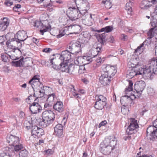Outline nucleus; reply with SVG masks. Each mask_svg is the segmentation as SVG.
<instances>
[{"label": "nucleus", "instance_id": "0eeeda50", "mask_svg": "<svg viewBox=\"0 0 157 157\" xmlns=\"http://www.w3.org/2000/svg\"><path fill=\"white\" fill-rule=\"evenodd\" d=\"M52 67L55 69H60L62 72H65L71 74L73 71L74 69L73 65H68L66 63H61L59 66L54 65Z\"/></svg>", "mask_w": 157, "mask_h": 157}, {"label": "nucleus", "instance_id": "2f4dec72", "mask_svg": "<svg viewBox=\"0 0 157 157\" xmlns=\"http://www.w3.org/2000/svg\"><path fill=\"white\" fill-rule=\"evenodd\" d=\"M113 29V27L111 26H108L105 27L103 28L100 30H97V31L98 32H101L105 31L106 33H109Z\"/></svg>", "mask_w": 157, "mask_h": 157}, {"label": "nucleus", "instance_id": "4be33fe9", "mask_svg": "<svg viewBox=\"0 0 157 157\" xmlns=\"http://www.w3.org/2000/svg\"><path fill=\"white\" fill-rule=\"evenodd\" d=\"M54 109L60 113H62L64 111V107L63 103L60 101H57L53 105Z\"/></svg>", "mask_w": 157, "mask_h": 157}, {"label": "nucleus", "instance_id": "aec40b11", "mask_svg": "<svg viewBox=\"0 0 157 157\" xmlns=\"http://www.w3.org/2000/svg\"><path fill=\"white\" fill-rule=\"evenodd\" d=\"M91 36L89 33L87 31H85L83 32V37L81 39H79V40L84 44L88 43L91 38Z\"/></svg>", "mask_w": 157, "mask_h": 157}, {"label": "nucleus", "instance_id": "774afa93", "mask_svg": "<svg viewBox=\"0 0 157 157\" xmlns=\"http://www.w3.org/2000/svg\"><path fill=\"white\" fill-rule=\"evenodd\" d=\"M157 139V130L155 132V134L154 136L153 137V138L152 139V140L153 141Z\"/></svg>", "mask_w": 157, "mask_h": 157}, {"label": "nucleus", "instance_id": "6e6552de", "mask_svg": "<svg viewBox=\"0 0 157 157\" xmlns=\"http://www.w3.org/2000/svg\"><path fill=\"white\" fill-rule=\"evenodd\" d=\"M130 122V124L126 131V133L127 134H132L136 132V129L137 128V121L134 118H130L129 119Z\"/></svg>", "mask_w": 157, "mask_h": 157}, {"label": "nucleus", "instance_id": "680f3d73", "mask_svg": "<svg viewBox=\"0 0 157 157\" xmlns=\"http://www.w3.org/2000/svg\"><path fill=\"white\" fill-rule=\"evenodd\" d=\"M21 7V5L20 4H17L15 6H14L13 8V10L14 11H17L18 9H19Z\"/></svg>", "mask_w": 157, "mask_h": 157}, {"label": "nucleus", "instance_id": "393cba45", "mask_svg": "<svg viewBox=\"0 0 157 157\" xmlns=\"http://www.w3.org/2000/svg\"><path fill=\"white\" fill-rule=\"evenodd\" d=\"M40 20L42 21L43 22L42 23L41 21H36L34 22L33 25L34 27H36L37 28H39L41 29V27L44 25V24L46 23H48V21H46V20H44L42 19V17H40Z\"/></svg>", "mask_w": 157, "mask_h": 157}, {"label": "nucleus", "instance_id": "c03bdc74", "mask_svg": "<svg viewBox=\"0 0 157 157\" xmlns=\"http://www.w3.org/2000/svg\"><path fill=\"white\" fill-rule=\"evenodd\" d=\"M28 152L25 149H23L21 150L19 153V157H27L28 155Z\"/></svg>", "mask_w": 157, "mask_h": 157}, {"label": "nucleus", "instance_id": "13d9d810", "mask_svg": "<svg viewBox=\"0 0 157 157\" xmlns=\"http://www.w3.org/2000/svg\"><path fill=\"white\" fill-rule=\"evenodd\" d=\"M107 40L108 42L111 43H113L114 41V38L113 36H111L107 38Z\"/></svg>", "mask_w": 157, "mask_h": 157}, {"label": "nucleus", "instance_id": "f03ea898", "mask_svg": "<svg viewBox=\"0 0 157 157\" xmlns=\"http://www.w3.org/2000/svg\"><path fill=\"white\" fill-rule=\"evenodd\" d=\"M133 83L131 81H129V85L125 90V95L122 96L121 98V102L123 105L128 106V105L131 103L133 98H136L135 95L132 93H130L132 90Z\"/></svg>", "mask_w": 157, "mask_h": 157}, {"label": "nucleus", "instance_id": "a211bd4d", "mask_svg": "<svg viewBox=\"0 0 157 157\" xmlns=\"http://www.w3.org/2000/svg\"><path fill=\"white\" fill-rule=\"evenodd\" d=\"M10 21L7 18H4L2 20L0 21V31H3L6 30L9 26Z\"/></svg>", "mask_w": 157, "mask_h": 157}, {"label": "nucleus", "instance_id": "473e14b6", "mask_svg": "<svg viewBox=\"0 0 157 157\" xmlns=\"http://www.w3.org/2000/svg\"><path fill=\"white\" fill-rule=\"evenodd\" d=\"M36 80V81H37V84H40L39 85V86H40V88L42 89V88H44V86L42 84L41 82H40V76L39 75H35L34 76L33 78L31 79L29 82V83H31V82H32V81L33 80Z\"/></svg>", "mask_w": 157, "mask_h": 157}, {"label": "nucleus", "instance_id": "412c9836", "mask_svg": "<svg viewBox=\"0 0 157 157\" xmlns=\"http://www.w3.org/2000/svg\"><path fill=\"white\" fill-rule=\"evenodd\" d=\"M63 126L61 124H58L54 128L55 134L58 136L62 135Z\"/></svg>", "mask_w": 157, "mask_h": 157}, {"label": "nucleus", "instance_id": "de8ad7c7", "mask_svg": "<svg viewBox=\"0 0 157 157\" xmlns=\"http://www.w3.org/2000/svg\"><path fill=\"white\" fill-rule=\"evenodd\" d=\"M128 106L123 105L121 108V111L124 115L127 114L129 112V110L127 107Z\"/></svg>", "mask_w": 157, "mask_h": 157}, {"label": "nucleus", "instance_id": "49530a36", "mask_svg": "<svg viewBox=\"0 0 157 157\" xmlns=\"http://www.w3.org/2000/svg\"><path fill=\"white\" fill-rule=\"evenodd\" d=\"M139 150V151L138 153V157H152L151 156H147L146 155H144L143 149L141 147H140Z\"/></svg>", "mask_w": 157, "mask_h": 157}, {"label": "nucleus", "instance_id": "69168bd1", "mask_svg": "<svg viewBox=\"0 0 157 157\" xmlns=\"http://www.w3.org/2000/svg\"><path fill=\"white\" fill-rule=\"evenodd\" d=\"M102 38V40L104 41L105 42V37L106 34L105 33H103L102 34L99 35Z\"/></svg>", "mask_w": 157, "mask_h": 157}, {"label": "nucleus", "instance_id": "72a5a7b5", "mask_svg": "<svg viewBox=\"0 0 157 157\" xmlns=\"http://www.w3.org/2000/svg\"><path fill=\"white\" fill-rule=\"evenodd\" d=\"M83 57L82 56L77 57L75 59V63L76 65L81 66L84 63L83 61Z\"/></svg>", "mask_w": 157, "mask_h": 157}, {"label": "nucleus", "instance_id": "c9c22d12", "mask_svg": "<svg viewBox=\"0 0 157 157\" xmlns=\"http://www.w3.org/2000/svg\"><path fill=\"white\" fill-rule=\"evenodd\" d=\"M95 98L97 100L96 102H103L105 103H106V98L105 97H104L103 95H97L95 96Z\"/></svg>", "mask_w": 157, "mask_h": 157}, {"label": "nucleus", "instance_id": "f8f14e48", "mask_svg": "<svg viewBox=\"0 0 157 157\" xmlns=\"http://www.w3.org/2000/svg\"><path fill=\"white\" fill-rule=\"evenodd\" d=\"M102 70L104 74L109 75L110 76H113L117 72L116 67L109 65H104L102 66Z\"/></svg>", "mask_w": 157, "mask_h": 157}, {"label": "nucleus", "instance_id": "09e8293b", "mask_svg": "<svg viewBox=\"0 0 157 157\" xmlns=\"http://www.w3.org/2000/svg\"><path fill=\"white\" fill-rule=\"evenodd\" d=\"M37 131H38L36 134V136L40 137L44 135V131L42 128L38 127V130Z\"/></svg>", "mask_w": 157, "mask_h": 157}, {"label": "nucleus", "instance_id": "f704fd0d", "mask_svg": "<svg viewBox=\"0 0 157 157\" xmlns=\"http://www.w3.org/2000/svg\"><path fill=\"white\" fill-rule=\"evenodd\" d=\"M95 98L97 100L96 102H103L105 103H106V98L105 97H104L103 95H97L95 96Z\"/></svg>", "mask_w": 157, "mask_h": 157}, {"label": "nucleus", "instance_id": "338daca9", "mask_svg": "<svg viewBox=\"0 0 157 157\" xmlns=\"http://www.w3.org/2000/svg\"><path fill=\"white\" fill-rule=\"evenodd\" d=\"M122 37V40L124 41H126L128 39L127 36L124 35V34H122L121 35Z\"/></svg>", "mask_w": 157, "mask_h": 157}, {"label": "nucleus", "instance_id": "6ab92c4d", "mask_svg": "<svg viewBox=\"0 0 157 157\" xmlns=\"http://www.w3.org/2000/svg\"><path fill=\"white\" fill-rule=\"evenodd\" d=\"M157 130V128L154 125H151L148 127L147 129V135L151 136L150 140H152L153 137L155 134V132Z\"/></svg>", "mask_w": 157, "mask_h": 157}, {"label": "nucleus", "instance_id": "2eb2a0df", "mask_svg": "<svg viewBox=\"0 0 157 157\" xmlns=\"http://www.w3.org/2000/svg\"><path fill=\"white\" fill-rule=\"evenodd\" d=\"M20 138L19 137L10 135L7 137V141L11 146L19 144L20 142Z\"/></svg>", "mask_w": 157, "mask_h": 157}, {"label": "nucleus", "instance_id": "423d86ee", "mask_svg": "<svg viewBox=\"0 0 157 157\" xmlns=\"http://www.w3.org/2000/svg\"><path fill=\"white\" fill-rule=\"evenodd\" d=\"M67 17L72 21L78 19L82 16V13L77 6V8L70 7L67 12Z\"/></svg>", "mask_w": 157, "mask_h": 157}, {"label": "nucleus", "instance_id": "1a4fd4ad", "mask_svg": "<svg viewBox=\"0 0 157 157\" xmlns=\"http://www.w3.org/2000/svg\"><path fill=\"white\" fill-rule=\"evenodd\" d=\"M45 92L44 90L42 89L40 90L39 88L37 90H36L35 93L34 94L33 96L30 95L28 98L26 99V102L28 104H31L32 102H33V100L35 101L36 100V97L37 98H41L43 97L44 95Z\"/></svg>", "mask_w": 157, "mask_h": 157}, {"label": "nucleus", "instance_id": "cd10ccee", "mask_svg": "<svg viewBox=\"0 0 157 157\" xmlns=\"http://www.w3.org/2000/svg\"><path fill=\"white\" fill-rule=\"evenodd\" d=\"M137 75V72L135 71L133 69H131V70L128 71L126 74V77L129 79L132 78L134 76Z\"/></svg>", "mask_w": 157, "mask_h": 157}, {"label": "nucleus", "instance_id": "4468645a", "mask_svg": "<svg viewBox=\"0 0 157 157\" xmlns=\"http://www.w3.org/2000/svg\"><path fill=\"white\" fill-rule=\"evenodd\" d=\"M112 77L108 75L102 74L99 78V81L103 85L105 86L109 85Z\"/></svg>", "mask_w": 157, "mask_h": 157}, {"label": "nucleus", "instance_id": "ddd939ff", "mask_svg": "<svg viewBox=\"0 0 157 157\" xmlns=\"http://www.w3.org/2000/svg\"><path fill=\"white\" fill-rule=\"evenodd\" d=\"M29 109L33 114H36L40 112L42 109V107L37 102H33L30 104Z\"/></svg>", "mask_w": 157, "mask_h": 157}, {"label": "nucleus", "instance_id": "dca6fc26", "mask_svg": "<svg viewBox=\"0 0 157 157\" xmlns=\"http://www.w3.org/2000/svg\"><path fill=\"white\" fill-rule=\"evenodd\" d=\"M67 29L74 33H78L82 30L81 26L76 24L71 25L68 27Z\"/></svg>", "mask_w": 157, "mask_h": 157}, {"label": "nucleus", "instance_id": "603ef678", "mask_svg": "<svg viewBox=\"0 0 157 157\" xmlns=\"http://www.w3.org/2000/svg\"><path fill=\"white\" fill-rule=\"evenodd\" d=\"M84 66H81L79 67L78 72L80 73H84L86 71V69Z\"/></svg>", "mask_w": 157, "mask_h": 157}, {"label": "nucleus", "instance_id": "39448f33", "mask_svg": "<svg viewBox=\"0 0 157 157\" xmlns=\"http://www.w3.org/2000/svg\"><path fill=\"white\" fill-rule=\"evenodd\" d=\"M150 63V60L146 66H142L140 67H138V75H144V76L149 78L151 79V76L152 75V74L154 73L156 74V72H153L152 70V66L149 67ZM139 67V64H138V67Z\"/></svg>", "mask_w": 157, "mask_h": 157}, {"label": "nucleus", "instance_id": "37998d69", "mask_svg": "<svg viewBox=\"0 0 157 157\" xmlns=\"http://www.w3.org/2000/svg\"><path fill=\"white\" fill-rule=\"evenodd\" d=\"M45 23L44 24V25H43L41 27V29H41L40 30V32L41 34L42 35H43L44 32L48 31L50 30V27L48 26H46L45 25Z\"/></svg>", "mask_w": 157, "mask_h": 157}, {"label": "nucleus", "instance_id": "f257e3e1", "mask_svg": "<svg viewBox=\"0 0 157 157\" xmlns=\"http://www.w3.org/2000/svg\"><path fill=\"white\" fill-rule=\"evenodd\" d=\"M115 138L113 136L105 138L103 142H101L100 146V150L105 155H109L113 150L112 147L115 144Z\"/></svg>", "mask_w": 157, "mask_h": 157}, {"label": "nucleus", "instance_id": "8fccbe9b", "mask_svg": "<svg viewBox=\"0 0 157 157\" xmlns=\"http://www.w3.org/2000/svg\"><path fill=\"white\" fill-rule=\"evenodd\" d=\"M32 85V87L33 89L34 88H37V85L39 86V87L40 88V86H39L40 84H37V81H36V80H34L32 81L31 83H30Z\"/></svg>", "mask_w": 157, "mask_h": 157}, {"label": "nucleus", "instance_id": "e2e57ef3", "mask_svg": "<svg viewBox=\"0 0 157 157\" xmlns=\"http://www.w3.org/2000/svg\"><path fill=\"white\" fill-rule=\"evenodd\" d=\"M107 124V121L105 120H104L101 122L99 125L98 127L100 128L102 126H104Z\"/></svg>", "mask_w": 157, "mask_h": 157}, {"label": "nucleus", "instance_id": "a19ab883", "mask_svg": "<svg viewBox=\"0 0 157 157\" xmlns=\"http://www.w3.org/2000/svg\"><path fill=\"white\" fill-rule=\"evenodd\" d=\"M101 3L105 5V8L107 9H109L112 7V3L110 1L106 0H103Z\"/></svg>", "mask_w": 157, "mask_h": 157}, {"label": "nucleus", "instance_id": "f3484780", "mask_svg": "<svg viewBox=\"0 0 157 157\" xmlns=\"http://www.w3.org/2000/svg\"><path fill=\"white\" fill-rule=\"evenodd\" d=\"M71 52H70L69 50L62 52L59 59L66 61H69L71 59Z\"/></svg>", "mask_w": 157, "mask_h": 157}, {"label": "nucleus", "instance_id": "9d476101", "mask_svg": "<svg viewBox=\"0 0 157 157\" xmlns=\"http://www.w3.org/2000/svg\"><path fill=\"white\" fill-rule=\"evenodd\" d=\"M26 35V33L24 31H19L14 36V39L19 45V46H21L22 44L21 42H23L27 37Z\"/></svg>", "mask_w": 157, "mask_h": 157}, {"label": "nucleus", "instance_id": "20e7f679", "mask_svg": "<svg viewBox=\"0 0 157 157\" xmlns=\"http://www.w3.org/2000/svg\"><path fill=\"white\" fill-rule=\"evenodd\" d=\"M84 46V44L79 39L78 41L73 40L70 43L68 49L71 54L78 53L80 52L82 48Z\"/></svg>", "mask_w": 157, "mask_h": 157}, {"label": "nucleus", "instance_id": "c85d7f7f", "mask_svg": "<svg viewBox=\"0 0 157 157\" xmlns=\"http://www.w3.org/2000/svg\"><path fill=\"white\" fill-rule=\"evenodd\" d=\"M23 60L24 58H22L18 61L13 62V63L17 67H26L27 66L25 64V62Z\"/></svg>", "mask_w": 157, "mask_h": 157}, {"label": "nucleus", "instance_id": "5701e85b", "mask_svg": "<svg viewBox=\"0 0 157 157\" xmlns=\"http://www.w3.org/2000/svg\"><path fill=\"white\" fill-rule=\"evenodd\" d=\"M145 84L144 81L141 80L138 81V98H140V95L142 93L145 87Z\"/></svg>", "mask_w": 157, "mask_h": 157}, {"label": "nucleus", "instance_id": "5fc2aeb1", "mask_svg": "<svg viewBox=\"0 0 157 157\" xmlns=\"http://www.w3.org/2000/svg\"><path fill=\"white\" fill-rule=\"evenodd\" d=\"M147 92L148 93L151 95H152L155 92L153 89L151 88H149L148 89Z\"/></svg>", "mask_w": 157, "mask_h": 157}, {"label": "nucleus", "instance_id": "4c0bfd02", "mask_svg": "<svg viewBox=\"0 0 157 157\" xmlns=\"http://www.w3.org/2000/svg\"><path fill=\"white\" fill-rule=\"evenodd\" d=\"M14 148V150L15 151H18L20 150H21L22 149L24 148L23 145L19 143V144H16L13 146Z\"/></svg>", "mask_w": 157, "mask_h": 157}, {"label": "nucleus", "instance_id": "864d4df0", "mask_svg": "<svg viewBox=\"0 0 157 157\" xmlns=\"http://www.w3.org/2000/svg\"><path fill=\"white\" fill-rule=\"evenodd\" d=\"M97 38L98 41L101 43V44L103 45L104 44L105 42L99 35L97 36Z\"/></svg>", "mask_w": 157, "mask_h": 157}, {"label": "nucleus", "instance_id": "052dcab7", "mask_svg": "<svg viewBox=\"0 0 157 157\" xmlns=\"http://www.w3.org/2000/svg\"><path fill=\"white\" fill-rule=\"evenodd\" d=\"M52 49H51L50 48H44L42 50V52H45L47 53H49L50 51H51Z\"/></svg>", "mask_w": 157, "mask_h": 157}, {"label": "nucleus", "instance_id": "0e129e2a", "mask_svg": "<svg viewBox=\"0 0 157 157\" xmlns=\"http://www.w3.org/2000/svg\"><path fill=\"white\" fill-rule=\"evenodd\" d=\"M44 151L45 153H46L47 154L50 155H52L53 153V151L49 149L47 150Z\"/></svg>", "mask_w": 157, "mask_h": 157}, {"label": "nucleus", "instance_id": "e433bc0d", "mask_svg": "<svg viewBox=\"0 0 157 157\" xmlns=\"http://www.w3.org/2000/svg\"><path fill=\"white\" fill-rule=\"evenodd\" d=\"M67 27H65L63 29L59 31V34L57 36V38H59L64 36L65 34H67V33L69 34V33H67Z\"/></svg>", "mask_w": 157, "mask_h": 157}, {"label": "nucleus", "instance_id": "bf43d9fd", "mask_svg": "<svg viewBox=\"0 0 157 157\" xmlns=\"http://www.w3.org/2000/svg\"><path fill=\"white\" fill-rule=\"evenodd\" d=\"M84 0H75V1H74V2L75 3L77 7V5H79L80 4L83 3Z\"/></svg>", "mask_w": 157, "mask_h": 157}, {"label": "nucleus", "instance_id": "7c9ffc66", "mask_svg": "<svg viewBox=\"0 0 157 157\" xmlns=\"http://www.w3.org/2000/svg\"><path fill=\"white\" fill-rule=\"evenodd\" d=\"M129 1L126 4L125 9L128 11V13L130 14L132 13V6L133 2L130 1V0H128Z\"/></svg>", "mask_w": 157, "mask_h": 157}, {"label": "nucleus", "instance_id": "7ed1b4c3", "mask_svg": "<svg viewBox=\"0 0 157 157\" xmlns=\"http://www.w3.org/2000/svg\"><path fill=\"white\" fill-rule=\"evenodd\" d=\"M42 121L39 124L42 128H45L52 123L55 119V114L52 111H45L42 115Z\"/></svg>", "mask_w": 157, "mask_h": 157}, {"label": "nucleus", "instance_id": "a18cd8bd", "mask_svg": "<svg viewBox=\"0 0 157 157\" xmlns=\"http://www.w3.org/2000/svg\"><path fill=\"white\" fill-rule=\"evenodd\" d=\"M146 42V41L144 42L142 44H141L140 45L138 46V52L139 53V54H140L142 53L144 51V45L145 43Z\"/></svg>", "mask_w": 157, "mask_h": 157}, {"label": "nucleus", "instance_id": "bb28decb", "mask_svg": "<svg viewBox=\"0 0 157 157\" xmlns=\"http://www.w3.org/2000/svg\"><path fill=\"white\" fill-rule=\"evenodd\" d=\"M150 67H151V66H152V69L153 72L157 71V59H156V61L154 59H152L151 60H150Z\"/></svg>", "mask_w": 157, "mask_h": 157}, {"label": "nucleus", "instance_id": "b1692460", "mask_svg": "<svg viewBox=\"0 0 157 157\" xmlns=\"http://www.w3.org/2000/svg\"><path fill=\"white\" fill-rule=\"evenodd\" d=\"M82 22L84 25L90 26L92 25V22L90 18L86 17L84 15L82 16Z\"/></svg>", "mask_w": 157, "mask_h": 157}, {"label": "nucleus", "instance_id": "9b49d317", "mask_svg": "<svg viewBox=\"0 0 157 157\" xmlns=\"http://www.w3.org/2000/svg\"><path fill=\"white\" fill-rule=\"evenodd\" d=\"M151 28L147 33V39L150 40L154 37L157 40V20H155L152 23Z\"/></svg>", "mask_w": 157, "mask_h": 157}, {"label": "nucleus", "instance_id": "a878e982", "mask_svg": "<svg viewBox=\"0 0 157 157\" xmlns=\"http://www.w3.org/2000/svg\"><path fill=\"white\" fill-rule=\"evenodd\" d=\"M147 0H144L140 3V7L141 9H147L151 6Z\"/></svg>", "mask_w": 157, "mask_h": 157}, {"label": "nucleus", "instance_id": "58836bf2", "mask_svg": "<svg viewBox=\"0 0 157 157\" xmlns=\"http://www.w3.org/2000/svg\"><path fill=\"white\" fill-rule=\"evenodd\" d=\"M83 59H84V63H86L83 64V65H84V66L89 64L93 60L92 57H91L89 56H83Z\"/></svg>", "mask_w": 157, "mask_h": 157}, {"label": "nucleus", "instance_id": "c756f323", "mask_svg": "<svg viewBox=\"0 0 157 157\" xmlns=\"http://www.w3.org/2000/svg\"><path fill=\"white\" fill-rule=\"evenodd\" d=\"M106 104L103 102H96L94 105V107L97 109L101 110L104 108Z\"/></svg>", "mask_w": 157, "mask_h": 157}, {"label": "nucleus", "instance_id": "ea45409f", "mask_svg": "<svg viewBox=\"0 0 157 157\" xmlns=\"http://www.w3.org/2000/svg\"><path fill=\"white\" fill-rule=\"evenodd\" d=\"M31 129V133L33 136L34 137H35L36 136V134L38 131H37L38 130V127L36 125H34L32 127Z\"/></svg>", "mask_w": 157, "mask_h": 157}, {"label": "nucleus", "instance_id": "3c124183", "mask_svg": "<svg viewBox=\"0 0 157 157\" xmlns=\"http://www.w3.org/2000/svg\"><path fill=\"white\" fill-rule=\"evenodd\" d=\"M24 126L25 127L28 129H29L30 128H31L33 126L31 125L29 121H25L24 122Z\"/></svg>", "mask_w": 157, "mask_h": 157}, {"label": "nucleus", "instance_id": "79ce46f5", "mask_svg": "<svg viewBox=\"0 0 157 157\" xmlns=\"http://www.w3.org/2000/svg\"><path fill=\"white\" fill-rule=\"evenodd\" d=\"M55 96V93L49 94L48 95L47 101L48 102L51 103L52 104L53 102L54 101V98Z\"/></svg>", "mask_w": 157, "mask_h": 157}, {"label": "nucleus", "instance_id": "6e6d98bb", "mask_svg": "<svg viewBox=\"0 0 157 157\" xmlns=\"http://www.w3.org/2000/svg\"><path fill=\"white\" fill-rule=\"evenodd\" d=\"M1 58L2 60L4 62H6L7 61L8 58L4 55V54H2Z\"/></svg>", "mask_w": 157, "mask_h": 157}, {"label": "nucleus", "instance_id": "4d7b16f0", "mask_svg": "<svg viewBox=\"0 0 157 157\" xmlns=\"http://www.w3.org/2000/svg\"><path fill=\"white\" fill-rule=\"evenodd\" d=\"M4 4L7 6H10L13 5V2L9 0H6L4 2Z\"/></svg>", "mask_w": 157, "mask_h": 157}]
</instances>
